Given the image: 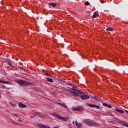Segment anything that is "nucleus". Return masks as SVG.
Masks as SVG:
<instances>
[{
    "label": "nucleus",
    "instance_id": "f257e3e1",
    "mask_svg": "<svg viewBox=\"0 0 128 128\" xmlns=\"http://www.w3.org/2000/svg\"><path fill=\"white\" fill-rule=\"evenodd\" d=\"M72 90L68 91V94H73L76 96H80V94H84V92L81 90H78V87L76 86H72Z\"/></svg>",
    "mask_w": 128,
    "mask_h": 128
},
{
    "label": "nucleus",
    "instance_id": "f03ea898",
    "mask_svg": "<svg viewBox=\"0 0 128 128\" xmlns=\"http://www.w3.org/2000/svg\"><path fill=\"white\" fill-rule=\"evenodd\" d=\"M52 116H55V118H56L58 120H63L64 122H66V120H68L70 118L68 117H62L60 115L56 113V112H53L52 114Z\"/></svg>",
    "mask_w": 128,
    "mask_h": 128
},
{
    "label": "nucleus",
    "instance_id": "7ed1b4c3",
    "mask_svg": "<svg viewBox=\"0 0 128 128\" xmlns=\"http://www.w3.org/2000/svg\"><path fill=\"white\" fill-rule=\"evenodd\" d=\"M16 82L20 86H30L32 84V83L24 80H16Z\"/></svg>",
    "mask_w": 128,
    "mask_h": 128
},
{
    "label": "nucleus",
    "instance_id": "20e7f679",
    "mask_svg": "<svg viewBox=\"0 0 128 128\" xmlns=\"http://www.w3.org/2000/svg\"><path fill=\"white\" fill-rule=\"evenodd\" d=\"M84 122L88 126H98V124L90 120H84Z\"/></svg>",
    "mask_w": 128,
    "mask_h": 128
},
{
    "label": "nucleus",
    "instance_id": "39448f33",
    "mask_svg": "<svg viewBox=\"0 0 128 128\" xmlns=\"http://www.w3.org/2000/svg\"><path fill=\"white\" fill-rule=\"evenodd\" d=\"M36 126L38 128H50V126H46L42 124L37 123Z\"/></svg>",
    "mask_w": 128,
    "mask_h": 128
},
{
    "label": "nucleus",
    "instance_id": "423d86ee",
    "mask_svg": "<svg viewBox=\"0 0 128 128\" xmlns=\"http://www.w3.org/2000/svg\"><path fill=\"white\" fill-rule=\"evenodd\" d=\"M80 98L82 100H88L90 98V96H88V95L86 94H82V96H80Z\"/></svg>",
    "mask_w": 128,
    "mask_h": 128
},
{
    "label": "nucleus",
    "instance_id": "0eeeda50",
    "mask_svg": "<svg viewBox=\"0 0 128 128\" xmlns=\"http://www.w3.org/2000/svg\"><path fill=\"white\" fill-rule=\"evenodd\" d=\"M118 122L120 124H122V126H126V128H128V124L126 122L122 121V120H118Z\"/></svg>",
    "mask_w": 128,
    "mask_h": 128
},
{
    "label": "nucleus",
    "instance_id": "6e6552de",
    "mask_svg": "<svg viewBox=\"0 0 128 128\" xmlns=\"http://www.w3.org/2000/svg\"><path fill=\"white\" fill-rule=\"evenodd\" d=\"M88 106H90V108H98V110H100V106L98 105H94L93 104H88Z\"/></svg>",
    "mask_w": 128,
    "mask_h": 128
},
{
    "label": "nucleus",
    "instance_id": "1a4fd4ad",
    "mask_svg": "<svg viewBox=\"0 0 128 128\" xmlns=\"http://www.w3.org/2000/svg\"><path fill=\"white\" fill-rule=\"evenodd\" d=\"M75 124L76 126L78 128H82V124L78 123V121H75Z\"/></svg>",
    "mask_w": 128,
    "mask_h": 128
},
{
    "label": "nucleus",
    "instance_id": "9d476101",
    "mask_svg": "<svg viewBox=\"0 0 128 128\" xmlns=\"http://www.w3.org/2000/svg\"><path fill=\"white\" fill-rule=\"evenodd\" d=\"M83 108L82 107H78V108H73V110H76V111H78V112H82V110Z\"/></svg>",
    "mask_w": 128,
    "mask_h": 128
},
{
    "label": "nucleus",
    "instance_id": "9b49d317",
    "mask_svg": "<svg viewBox=\"0 0 128 128\" xmlns=\"http://www.w3.org/2000/svg\"><path fill=\"white\" fill-rule=\"evenodd\" d=\"M18 106L20 108H26V105L22 102H19Z\"/></svg>",
    "mask_w": 128,
    "mask_h": 128
},
{
    "label": "nucleus",
    "instance_id": "f8f14e48",
    "mask_svg": "<svg viewBox=\"0 0 128 128\" xmlns=\"http://www.w3.org/2000/svg\"><path fill=\"white\" fill-rule=\"evenodd\" d=\"M115 110L118 112H120V114H124V111L122 110H120V109H115Z\"/></svg>",
    "mask_w": 128,
    "mask_h": 128
},
{
    "label": "nucleus",
    "instance_id": "ddd939ff",
    "mask_svg": "<svg viewBox=\"0 0 128 128\" xmlns=\"http://www.w3.org/2000/svg\"><path fill=\"white\" fill-rule=\"evenodd\" d=\"M106 32H112L114 30V28H112L109 27L108 28H106Z\"/></svg>",
    "mask_w": 128,
    "mask_h": 128
},
{
    "label": "nucleus",
    "instance_id": "4468645a",
    "mask_svg": "<svg viewBox=\"0 0 128 128\" xmlns=\"http://www.w3.org/2000/svg\"><path fill=\"white\" fill-rule=\"evenodd\" d=\"M46 80L49 82H54V80L50 78H46Z\"/></svg>",
    "mask_w": 128,
    "mask_h": 128
},
{
    "label": "nucleus",
    "instance_id": "2eb2a0df",
    "mask_svg": "<svg viewBox=\"0 0 128 128\" xmlns=\"http://www.w3.org/2000/svg\"><path fill=\"white\" fill-rule=\"evenodd\" d=\"M48 6H52V8H56V4H54V3H49Z\"/></svg>",
    "mask_w": 128,
    "mask_h": 128
},
{
    "label": "nucleus",
    "instance_id": "dca6fc26",
    "mask_svg": "<svg viewBox=\"0 0 128 128\" xmlns=\"http://www.w3.org/2000/svg\"><path fill=\"white\" fill-rule=\"evenodd\" d=\"M59 104H60V106H62L64 108H68L66 105L64 103H59Z\"/></svg>",
    "mask_w": 128,
    "mask_h": 128
},
{
    "label": "nucleus",
    "instance_id": "f3484780",
    "mask_svg": "<svg viewBox=\"0 0 128 128\" xmlns=\"http://www.w3.org/2000/svg\"><path fill=\"white\" fill-rule=\"evenodd\" d=\"M95 100H98L99 102H102V99L98 97V96H96V99Z\"/></svg>",
    "mask_w": 128,
    "mask_h": 128
},
{
    "label": "nucleus",
    "instance_id": "a211bd4d",
    "mask_svg": "<svg viewBox=\"0 0 128 128\" xmlns=\"http://www.w3.org/2000/svg\"><path fill=\"white\" fill-rule=\"evenodd\" d=\"M92 16L94 18H96V16H98V13H96V12H94V14H93Z\"/></svg>",
    "mask_w": 128,
    "mask_h": 128
},
{
    "label": "nucleus",
    "instance_id": "6ab92c4d",
    "mask_svg": "<svg viewBox=\"0 0 128 128\" xmlns=\"http://www.w3.org/2000/svg\"><path fill=\"white\" fill-rule=\"evenodd\" d=\"M0 82L2 84H8V82H6V81H2V80H1L0 81Z\"/></svg>",
    "mask_w": 128,
    "mask_h": 128
},
{
    "label": "nucleus",
    "instance_id": "aec40b11",
    "mask_svg": "<svg viewBox=\"0 0 128 128\" xmlns=\"http://www.w3.org/2000/svg\"><path fill=\"white\" fill-rule=\"evenodd\" d=\"M10 104L12 106H13V108H16V104H14L12 102L10 103Z\"/></svg>",
    "mask_w": 128,
    "mask_h": 128
},
{
    "label": "nucleus",
    "instance_id": "412c9836",
    "mask_svg": "<svg viewBox=\"0 0 128 128\" xmlns=\"http://www.w3.org/2000/svg\"><path fill=\"white\" fill-rule=\"evenodd\" d=\"M8 64L9 66H11L12 68H14V66H12V62H8Z\"/></svg>",
    "mask_w": 128,
    "mask_h": 128
},
{
    "label": "nucleus",
    "instance_id": "4be33fe9",
    "mask_svg": "<svg viewBox=\"0 0 128 128\" xmlns=\"http://www.w3.org/2000/svg\"><path fill=\"white\" fill-rule=\"evenodd\" d=\"M84 4H85V6H89L90 5V2L87 1V2H85Z\"/></svg>",
    "mask_w": 128,
    "mask_h": 128
},
{
    "label": "nucleus",
    "instance_id": "5701e85b",
    "mask_svg": "<svg viewBox=\"0 0 128 128\" xmlns=\"http://www.w3.org/2000/svg\"><path fill=\"white\" fill-rule=\"evenodd\" d=\"M45 74H46V76H50V78H52V76L48 74V73H46Z\"/></svg>",
    "mask_w": 128,
    "mask_h": 128
},
{
    "label": "nucleus",
    "instance_id": "b1692460",
    "mask_svg": "<svg viewBox=\"0 0 128 128\" xmlns=\"http://www.w3.org/2000/svg\"><path fill=\"white\" fill-rule=\"evenodd\" d=\"M103 106H106L108 108V104H104Z\"/></svg>",
    "mask_w": 128,
    "mask_h": 128
},
{
    "label": "nucleus",
    "instance_id": "393cba45",
    "mask_svg": "<svg viewBox=\"0 0 128 128\" xmlns=\"http://www.w3.org/2000/svg\"><path fill=\"white\" fill-rule=\"evenodd\" d=\"M2 88H3L4 90H5V88H6V86H2Z\"/></svg>",
    "mask_w": 128,
    "mask_h": 128
},
{
    "label": "nucleus",
    "instance_id": "a878e982",
    "mask_svg": "<svg viewBox=\"0 0 128 128\" xmlns=\"http://www.w3.org/2000/svg\"><path fill=\"white\" fill-rule=\"evenodd\" d=\"M92 98H94V100H96V96H92Z\"/></svg>",
    "mask_w": 128,
    "mask_h": 128
},
{
    "label": "nucleus",
    "instance_id": "bb28decb",
    "mask_svg": "<svg viewBox=\"0 0 128 128\" xmlns=\"http://www.w3.org/2000/svg\"><path fill=\"white\" fill-rule=\"evenodd\" d=\"M68 86H72V84H70V82H68L67 83Z\"/></svg>",
    "mask_w": 128,
    "mask_h": 128
},
{
    "label": "nucleus",
    "instance_id": "cd10ccee",
    "mask_svg": "<svg viewBox=\"0 0 128 128\" xmlns=\"http://www.w3.org/2000/svg\"><path fill=\"white\" fill-rule=\"evenodd\" d=\"M107 108H112V106L110 105H108Z\"/></svg>",
    "mask_w": 128,
    "mask_h": 128
},
{
    "label": "nucleus",
    "instance_id": "c85d7f7f",
    "mask_svg": "<svg viewBox=\"0 0 128 128\" xmlns=\"http://www.w3.org/2000/svg\"><path fill=\"white\" fill-rule=\"evenodd\" d=\"M12 124H18V123H16L15 122H14L12 121L11 122Z\"/></svg>",
    "mask_w": 128,
    "mask_h": 128
},
{
    "label": "nucleus",
    "instance_id": "c756f323",
    "mask_svg": "<svg viewBox=\"0 0 128 128\" xmlns=\"http://www.w3.org/2000/svg\"><path fill=\"white\" fill-rule=\"evenodd\" d=\"M100 2H101L102 4H104V1H102V0H101Z\"/></svg>",
    "mask_w": 128,
    "mask_h": 128
},
{
    "label": "nucleus",
    "instance_id": "7c9ffc66",
    "mask_svg": "<svg viewBox=\"0 0 128 128\" xmlns=\"http://www.w3.org/2000/svg\"><path fill=\"white\" fill-rule=\"evenodd\" d=\"M36 114H40L39 112H36Z\"/></svg>",
    "mask_w": 128,
    "mask_h": 128
},
{
    "label": "nucleus",
    "instance_id": "2f4dec72",
    "mask_svg": "<svg viewBox=\"0 0 128 128\" xmlns=\"http://www.w3.org/2000/svg\"><path fill=\"white\" fill-rule=\"evenodd\" d=\"M72 124H74V122H72Z\"/></svg>",
    "mask_w": 128,
    "mask_h": 128
},
{
    "label": "nucleus",
    "instance_id": "473e14b6",
    "mask_svg": "<svg viewBox=\"0 0 128 128\" xmlns=\"http://www.w3.org/2000/svg\"><path fill=\"white\" fill-rule=\"evenodd\" d=\"M16 116H18V114H15Z\"/></svg>",
    "mask_w": 128,
    "mask_h": 128
},
{
    "label": "nucleus",
    "instance_id": "72a5a7b5",
    "mask_svg": "<svg viewBox=\"0 0 128 128\" xmlns=\"http://www.w3.org/2000/svg\"><path fill=\"white\" fill-rule=\"evenodd\" d=\"M69 88L72 89V88H70V87H69Z\"/></svg>",
    "mask_w": 128,
    "mask_h": 128
},
{
    "label": "nucleus",
    "instance_id": "f704fd0d",
    "mask_svg": "<svg viewBox=\"0 0 128 128\" xmlns=\"http://www.w3.org/2000/svg\"><path fill=\"white\" fill-rule=\"evenodd\" d=\"M43 118H44V116H42Z\"/></svg>",
    "mask_w": 128,
    "mask_h": 128
},
{
    "label": "nucleus",
    "instance_id": "c9c22d12",
    "mask_svg": "<svg viewBox=\"0 0 128 128\" xmlns=\"http://www.w3.org/2000/svg\"><path fill=\"white\" fill-rule=\"evenodd\" d=\"M0 108H2V107L0 106Z\"/></svg>",
    "mask_w": 128,
    "mask_h": 128
},
{
    "label": "nucleus",
    "instance_id": "e433bc0d",
    "mask_svg": "<svg viewBox=\"0 0 128 128\" xmlns=\"http://www.w3.org/2000/svg\"><path fill=\"white\" fill-rule=\"evenodd\" d=\"M2 80H0V82H1Z\"/></svg>",
    "mask_w": 128,
    "mask_h": 128
}]
</instances>
